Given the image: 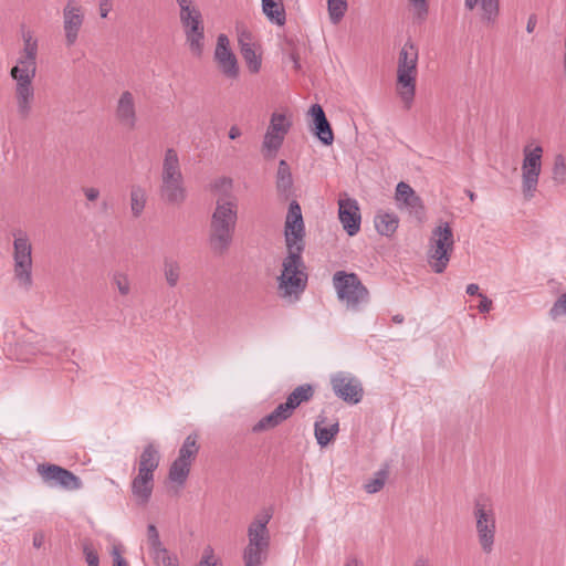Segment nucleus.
Wrapping results in <instances>:
<instances>
[{"label":"nucleus","mask_w":566,"mask_h":566,"mask_svg":"<svg viewBox=\"0 0 566 566\" xmlns=\"http://www.w3.org/2000/svg\"><path fill=\"white\" fill-rule=\"evenodd\" d=\"M238 222V203L233 197L223 196L217 199L211 214L208 244L216 256H224L234 239Z\"/></svg>","instance_id":"obj_2"},{"label":"nucleus","mask_w":566,"mask_h":566,"mask_svg":"<svg viewBox=\"0 0 566 566\" xmlns=\"http://www.w3.org/2000/svg\"><path fill=\"white\" fill-rule=\"evenodd\" d=\"M284 138L285 137L280 136L277 134L265 132L261 147L263 157L265 159L275 158L284 143Z\"/></svg>","instance_id":"obj_30"},{"label":"nucleus","mask_w":566,"mask_h":566,"mask_svg":"<svg viewBox=\"0 0 566 566\" xmlns=\"http://www.w3.org/2000/svg\"><path fill=\"white\" fill-rule=\"evenodd\" d=\"M564 369H565V371H566V360H565V364H564Z\"/></svg>","instance_id":"obj_64"},{"label":"nucleus","mask_w":566,"mask_h":566,"mask_svg":"<svg viewBox=\"0 0 566 566\" xmlns=\"http://www.w3.org/2000/svg\"><path fill=\"white\" fill-rule=\"evenodd\" d=\"M14 277L21 286H32V245L25 232L19 231L13 241Z\"/></svg>","instance_id":"obj_12"},{"label":"nucleus","mask_w":566,"mask_h":566,"mask_svg":"<svg viewBox=\"0 0 566 566\" xmlns=\"http://www.w3.org/2000/svg\"><path fill=\"white\" fill-rule=\"evenodd\" d=\"M163 274L167 285L171 289L176 287L181 277L179 261L172 256H165L163 260Z\"/></svg>","instance_id":"obj_28"},{"label":"nucleus","mask_w":566,"mask_h":566,"mask_svg":"<svg viewBox=\"0 0 566 566\" xmlns=\"http://www.w3.org/2000/svg\"><path fill=\"white\" fill-rule=\"evenodd\" d=\"M113 283L116 285L120 295H128L130 292V282L127 274L122 272H116L112 279Z\"/></svg>","instance_id":"obj_40"},{"label":"nucleus","mask_w":566,"mask_h":566,"mask_svg":"<svg viewBox=\"0 0 566 566\" xmlns=\"http://www.w3.org/2000/svg\"><path fill=\"white\" fill-rule=\"evenodd\" d=\"M232 187V180L227 177L219 178L213 181L211 185L212 190L214 191H224L228 192Z\"/></svg>","instance_id":"obj_45"},{"label":"nucleus","mask_w":566,"mask_h":566,"mask_svg":"<svg viewBox=\"0 0 566 566\" xmlns=\"http://www.w3.org/2000/svg\"><path fill=\"white\" fill-rule=\"evenodd\" d=\"M293 189V177L291 172L290 165L286 160L281 159L279 161L277 172H276V190L280 195L289 198L292 195Z\"/></svg>","instance_id":"obj_24"},{"label":"nucleus","mask_w":566,"mask_h":566,"mask_svg":"<svg viewBox=\"0 0 566 566\" xmlns=\"http://www.w3.org/2000/svg\"><path fill=\"white\" fill-rule=\"evenodd\" d=\"M114 566H128L125 558L116 551H113Z\"/></svg>","instance_id":"obj_55"},{"label":"nucleus","mask_w":566,"mask_h":566,"mask_svg":"<svg viewBox=\"0 0 566 566\" xmlns=\"http://www.w3.org/2000/svg\"><path fill=\"white\" fill-rule=\"evenodd\" d=\"M199 452L198 434L191 433L186 437L182 446L179 449L178 457L185 461L192 463Z\"/></svg>","instance_id":"obj_32"},{"label":"nucleus","mask_w":566,"mask_h":566,"mask_svg":"<svg viewBox=\"0 0 566 566\" xmlns=\"http://www.w3.org/2000/svg\"><path fill=\"white\" fill-rule=\"evenodd\" d=\"M308 114L313 120V133L319 139V142L326 146H329L334 142V134L329 122L326 118L323 107L319 104H313Z\"/></svg>","instance_id":"obj_21"},{"label":"nucleus","mask_w":566,"mask_h":566,"mask_svg":"<svg viewBox=\"0 0 566 566\" xmlns=\"http://www.w3.org/2000/svg\"><path fill=\"white\" fill-rule=\"evenodd\" d=\"M553 180L557 185L566 182V161L563 155H556L553 165Z\"/></svg>","instance_id":"obj_37"},{"label":"nucleus","mask_w":566,"mask_h":566,"mask_svg":"<svg viewBox=\"0 0 566 566\" xmlns=\"http://www.w3.org/2000/svg\"><path fill=\"white\" fill-rule=\"evenodd\" d=\"M240 136H241V129L238 126L234 125L229 129V138L230 139H237Z\"/></svg>","instance_id":"obj_57"},{"label":"nucleus","mask_w":566,"mask_h":566,"mask_svg":"<svg viewBox=\"0 0 566 566\" xmlns=\"http://www.w3.org/2000/svg\"><path fill=\"white\" fill-rule=\"evenodd\" d=\"M454 250V234L449 222L441 221L431 232L428 262L434 273H443Z\"/></svg>","instance_id":"obj_7"},{"label":"nucleus","mask_w":566,"mask_h":566,"mask_svg":"<svg viewBox=\"0 0 566 566\" xmlns=\"http://www.w3.org/2000/svg\"><path fill=\"white\" fill-rule=\"evenodd\" d=\"M262 11L265 17L276 25H283L286 21V13L282 0H261Z\"/></svg>","instance_id":"obj_26"},{"label":"nucleus","mask_w":566,"mask_h":566,"mask_svg":"<svg viewBox=\"0 0 566 566\" xmlns=\"http://www.w3.org/2000/svg\"><path fill=\"white\" fill-rule=\"evenodd\" d=\"M549 315L553 319L560 316H566V292L563 293L553 304L549 310Z\"/></svg>","instance_id":"obj_41"},{"label":"nucleus","mask_w":566,"mask_h":566,"mask_svg":"<svg viewBox=\"0 0 566 566\" xmlns=\"http://www.w3.org/2000/svg\"><path fill=\"white\" fill-rule=\"evenodd\" d=\"M214 61L218 64L221 73L231 80L239 76V64L237 56L230 49V42L226 34L221 33L217 38V45L214 50Z\"/></svg>","instance_id":"obj_17"},{"label":"nucleus","mask_w":566,"mask_h":566,"mask_svg":"<svg viewBox=\"0 0 566 566\" xmlns=\"http://www.w3.org/2000/svg\"><path fill=\"white\" fill-rule=\"evenodd\" d=\"M113 9V0H99L98 12L99 17L105 19Z\"/></svg>","instance_id":"obj_48"},{"label":"nucleus","mask_w":566,"mask_h":566,"mask_svg":"<svg viewBox=\"0 0 566 566\" xmlns=\"http://www.w3.org/2000/svg\"><path fill=\"white\" fill-rule=\"evenodd\" d=\"M198 566H220L216 560H213V556L210 555H203L201 560L199 562Z\"/></svg>","instance_id":"obj_53"},{"label":"nucleus","mask_w":566,"mask_h":566,"mask_svg":"<svg viewBox=\"0 0 566 566\" xmlns=\"http://www.w3.org/2000/svg\"><path fill=\"white\" fill-rule=\"evenodd\" d=\"M83 192L88 201H95L99 197V190L94 187L84 188Z\"/></svg>","instance_id":"obj_52"},{"label":"nucleus","mask_w":566,"mask_h":566,"mask_svg":"<svg viewBox=\"0 0 566 566\" xmlns=\"http://www.w3.org/2000/svg\"><path fill=\"white\" fill-rule=\"evenodd\" d=\"M159 195L166 203L177 206L181 205L187 198L179 156L174 148H168L165 151Z\"/></svg>","instance_id":"obj_5"},{"label":"nucleus","mask_w":566,"mask_h":566,"mask_svg":"<svg viewBox=\"0 0 566 566\" xmlns=\"http://www.w3.org/2000/svg\"><path fill=\"white\" fill-rule=\"evenodd\" d=\"M146 206V191L140 186H133L130 189V210L135 218H138Z\"/></svg>","instance_id":"obj_34"},{"label":"nucleus","mask_w":566,"mask_h":566,"mask_svg":"<svg viewBox=\"0 0 566 566\" xmlns=\"http://www.w3.org/2000/svg\"><path fill=\"white\" fill-rule=\"evenodd\" d=\"M36 471L43 482L51 488L59 486L66 491H76L83 486V482L77 475L57 464H38Z\"/></svg>","instance_id":"obj_14"},{"label":"nucleus","mask_w":566,"mask_h":566,"mask_svg":"<svg viewBox=\"0 0 566 566\" xmlns=\"http://www.w3.org/2000/svg\"><path fill=\"white\" fill-rule=\"evenodd\" d=\"M374 223L379 234L391 237L398 228L399 218L394 212L379 211L375 216Z\"/></svg>","instance_id":"obj_25"},{"label":"nucleus","mask_w":566,"mask_h":566,"mask_svg":"<svg viewBox=\"0 0 566 566\" xmlns=\"http://www.w3.org/2000/svg\"><path fill=\"white\" fill-rule=\"evenodd\" d=\"M22 39L24 42L23 51L28 54H34L38 55V40L33 38L32 32L27 31L23 32Z\"/></svg>","instance_id":"obj_42"},{"label":"nucleus","mask_w":566,"mask_h":566,"mask_svg":"<svg viewBox=\"0 0 566 566\" xmlns=\"http://www.w3.org/2000/svg\"><path fill=\"white\" fill-rule=\"evenodd\" d=\"M290 57H291V60L293 62L294 69L295 70H300L301 69V63H300L298 56L295 53H291Z\"/></svg>","instance_id":"obj_59"},{"label":"nucleus","mask_w":566,"mask_h":566,"mask_svg":"<svg viewBox=\"0 0 566 566\" xmlns=\"http://www.w3.org/2000/svg\"><path fill=\"white\" fill-rule=\"evenodd\" d=\"M237 30L240 52L249 71L253 74L259 73L261 70L262 59L261 54L256 52V44L254 42L253 34L245 28H238Z\"/></svg>","instance_id":"obj_19"},{"label":"nucleus","mask_w":566,"mask_h":566,"mask_svg":"<svg viewBox=\"0 0 566 566\" xmlns=\"http://www.w3.org/2000/svg\"><path fill=\"white\" fill-rule=\"evenodd\" d=\"M36 74V67L14 65L10 75L15 81L17 111L21 118H28L32 111L34 101L33 80Z\"/></svg>","instance_id":"obj_11"},{"label":"nucleus","mask_w":566,"mask_h":566,"mask_svg":"<svg viewBox=\"0 0 566 566\" xmlns=\"http://www.w3.org/2000/svg\"><path fill=\"white\" fill-rule=\"evenodd\" d=\"M271 518V511L263 510L248 526L249 542L243 551L244 566H262L266 560L271 541L268 524Z\"/></svg>","instance_id":"obj_4"},{"label":"nucleus","mask_w":566,"mask_h":566,"mask_svg":"<svg viewBox=\"0 0 566 566\" xmlns=\"http://www.w3.org/2000/svg\"><path fill=\"white\" fill-rule=\"evenodd\" d=\"M405 321L401 314H396L392 316V322L396 324H401Z\"/></svg>","instance_id":"obj_61"},{"label":"nucleus","mask_w":566,"mask_h":566,"mask_svg":"<svg viewBox=\"0 0 566 566\" xmlns=\"http://www.w3.org/2000/svg\"><path fill=\"white\" fill-rule=\"evenodd\" d=\"M387 478H388V471L386 469H381V470L377 471L375 473V478L369 480L365 484L364 488H365L366 492L369 494L379 492L384 488Z\"/></svg>","instance_id":"obj_36"},{"label":"nucleus","mask_w":566,"mask_h":566,"mask_svg":"<svg viewBox=\"0 0 566 566\" xmlns=\"http://www.w3.org/2000/svg\"><path fill=\"white\" fill-rule=\"evenodd\" d=\"M468 195H469L471 201L475 200V193L474 192L468 191Z\"/></svg>","instance_id":"obj_62"},{"label":"nucleus","mask_w":566,"mask_h":566,"mask_svg":"<svg viewBox=\"0 0 566 566\" xmlns=\"http://www.w3.org/2000/svg\"><path fill=\"white\" fill-rule=\"evenodd\" d=\"M348 9L347 0H327V11L333 24H338Z\"/></svg>","instance_id":"obj_35"},{"label":"nucleus","mask_w":566,"mask_h":566,"mask_svg":"<svg viewBox=\"0 0 566 566\" xmlns=\"http://www.w3.org/2000/svg\"><path fill=\"white\" fill-rule=\"evenodd\" d=\"M315 389L311 384H303L297 386L289 396L286 400L293 406L295 410L304 402H308L313 399Z\"/></svg>","instance_id":"obj_31"},{"label":"nucleus","mask_w":566,"mask_h":566,"mask_svg":"<svg viewBox=\"0 0 566 566\" xmlns=\"http://www.w3.org/2000/svg\"><path fill=\"white\" fill-rule=\"evenodd\" d=\"M191 464L192 463L188 461L177 458L169 468V480L180 486L185 485L190 473Z\"/></svg>","instance_id":"obj_29"},{"label":"nucleus","mask_w":566,"mask_h":566,"mask_svg":"<svg viewBox=\"0 0 566 566\" xmlns=\"http://www.w3.org/2000/svg\"><path fill=\"white\" fill-rule=\"evenodd\" d=\"M522 163V192L525 199H532L537 189L539 175L542 171L543 148L525 146L523 149Z\"/></svg>","instance_id":"obj_13"},{"label":"nucleus","mask_w":566,"mask_h":566,"mask_svg":"<svg viewBox=\"0 0 566 566\" xmlns=\"http://www.w3.org/2000/svg\"><path fill=\"white\" fill-rule=\"evenodd\" d=\"M480 304L478 305L480 313H489L492 308V300L484 294H479Z\"/></svg>","instance_id":"obj_49"},{"label":"nucleus","mask_w":566,"mask_h":566,"mask_svg":"<svg viewBox=\"0 0 566 566\" xmlns=\"http://www.w3.org/2000/svg\"><path fill=\"white\" fill-rule=\"evenodd\" d=\"M291 126L292 123L286 118L284 114L273 113L266 132L285 137Z\"/></svg>","instance_id":"obj_33"},{"label":"nucleus","mask_w":566,"mask_h":566,"mask_svg":"<svg viewBox=\"0 0 566 566\" xmlns=\"http://www.w3.org/2000/svg\"><path fill=\"white\" fill-rule=\"evenodd\" d=\"M282 421L280 418L272 411L271 413L261 418L252 428L253 432H261L269 429H274L280 426Z\"/></svg>","instance_id":"obj_38"},{"label":"nucleus","mask_w":566,"mask_h":566,"mask_svg":"<svg viewBox=\"0 0 566 566\" xmlns=\"http://www.w3.org/2000/svg\"><path fill=\"white\" fill-rule=\"evenodd\" d=\"M331 386L335 396L349 405H357L364 396L360 380L347 371H338L331 376Z\"/></svg>","instance_id":"obj_15"},{"label":"nucleus","mask_w":566,"mask_h":566,"mask_svg":"<svg viewBox=\"0 0 566 566\" xmlns=\"http://www.w3.org/2000/svg\"><path fill=\"white\" fill-rule=\"evenodd\" d=\"M17 64L22 65V66L25 65V66L36 67V55H34V54L30 55L28 53L22 52V54L18 59Z\"/></svg>","instance_id":"obj_46"},{"label":"nucleus","mask_w":566,"mask_h":566,"mask_svg":"<svg viewBox=\"0 0 566 566\" xmlns=\"http://www.w3.org/2000/svg\"><path fill=\"white\" fill-rule=\"evenodd\" d=\"M180 9V22L185 30L186 41L191 53L198 57L203 52L205 27L200 10L193 0H176Z\"/></svg>","instance_id":"obj_9"},{"label":"nucleus","mask_w":566,"mask_h":566,"mask_svg":"<svg viewBox=\"0 0 566 566\" xmlns=\"http://www.w3.org/2000/svg\"><path fill=\"white\" fill-rule=\"evenodd\" d=\"M160 452L154 443L144 447L138 460V473L133 479L130 489L137 505L145 506L150 501L154 490V473L160 463Z\"/></svg>","instance_id":"obj_3"},{"label":"nucleus","mask_w":566,"mask_h":566,"mask_svg":"<svg viewBox=\"0 0 566 566\" xmlns=\"http://www.w3.org/2000/svg\"><path fill=\"white\" fill-rule=\"evenodd\" d=\"M82 551L87 566H99V557L90 539H84L82 543Z\"/></svg>","instance_id":"obj_39"},{"label":"nucleus","mask_w":566,"mask_h":566,"mask_svg":"<svg viewBox=\"0 0 566 566\" xmlns=\"http://www.w3.org/2000/svg\"><path fill=\"white\" fill-rule=\"evenodd\" d=\"M44 537L41 534H35L33 537V546L40 548L43 544Z\"/></svg>","instance_id":"obj_58"},{"label":"nucleus","mask_w":566,"mask_h":566,"mask_svg":"<svg viewBox=\"0 0 566 566\" xmlns=\"http://www.w3.org/2000/svg\"><path fill=\"white\" fill-rule=\"evenodd\" d=\"M333 285L338 300L348 311L358 312L369 302V292L356 273L337 271Z\"/></svg>","instance_id":"obj_8"},{"label":"nucleus","mask_w":566,"mask_h":566,"mask_svg":"<svg viewBox=\"0 0 566 566\" xmlns=\"http://www.w3.org/2000/svg\"><path fill=\"white\" fill-rule=\"evenodd\" d=\"M115 118L122 127L128 130L136 128L138 120L136 101L130 91L120 93L115 106Z\"/></svg>","instance_id":"obj_18"},{"label":"nucleus","mask_w":566,"mask_h":566,"mask_svg":"<svg viewBox=\"0 0 566 566\" xmlns=\"http://www.w3.org/2000/svg\"><path fill=\"white\" fill-rule=\"evenodd\" d=\"M338 218L344 230L350 237L357 234L360 230L361 216L358 202L352 198L338 200Z\"/></svg>","instance_id":"obj_20"},{"label":"nucleus","mask_w":566,"mask_h":566,"mask_svg":"<svg viewBox=\"0 0 566 566\" xmlns=\"http://www.w3.org/2000/svg\"><path fill=\"white\" fill-rule=\"evenodd\" d=\"M158 565L179 566L177 557L170 556L168 553L160 557V563Z\"/></svg>","instance_id":"obj_51"},{"label":"nucleus","mask_w":566,"mask_h":566,"mask_svg":"<svg viewBox=\"0 0 566 566\" xmlns=\"http://www.w3.org/2000/svg\"><path fill=\"white\" fill-rule=\"evenodd\" d=\"M537 25V17L536 14H531L528 17L527 23H526V31L527 33H533L535 28Z\"/></svg>","instance_id":"obj_54"},{"label":"nucleus","mask_w":566,"mask_h":566,"mask_svg":"<svg viewBox=\"0 0 566 566\" xmlns=\"http://www.w3.org/2000/svg\"><path fill=\"white\" fill-rule=\"evenodd\" d=\"M479 290H480V289H479V285H478V284H475V283H471V284H469V285L467 286V293H468L469 295H471V296H473V295H478V296H479V294H481V293L479 292Z\"/></svg>","instance_id":"obj_56"},{"label":"nucleus","mask_w":566,"mask_h":566,"mask_svg":"<svg viewBox=\"0 0 566 566\" xmlns=\"http://www.w3.org/2000/svg\"><path fill=\"white\" fill-rule=\"evenodd\" d=\"M409 2L417 9L418 17L423 18L428 13L427 0H409Z\"/></svg>","instance_id":"obj_47"},{"label":"nucleus","mask_w":566,"mask_h":566,"mask_svg":"<svg viewBox=\"0 0 566 566\" xmlns=\"http://www.w3.org/2000/svg\"><path fill=\"white\" fill-rule=\"evenodd\" d=\"M345 566H361V563L357 558L350 557L346 560Z\"/></svg>","instance_id":"obj_60"},{"label":"nucleus","mask_w":566,"mask_h":566,"mask_svg":"<svg viewBox=\"0 0 566 566\" xmlns=\"http://www.w3.org/2000/svg\"><path fill=\"white\" fill-rule=\"evenodd\" d=\"M273 412L280 418L282 422H284L285 420L292 417L294 409L293 406L287 400H285V402L280 403L273 410Z\"/></svg>","instance_id":"obj_43"},{"label":"nucleus","mask_w":566,"mask_h":566,"mask_svg":"<svg viewBox=\"0 0 566 566\" xmlns=\"http://www.w3.org/2000/svg\"><path fill=\"white\" fill-rule=\"evenodd\" d=\"M149 549H150V554H151L154 560L157 564L160 563V557L164 556L166 553H168V551L163 545L160 539L149 544Z\"/></svg>","instance_id":"obj_44"},{"label":"nucleus","mask_w":566,"mask_h":566,"mask_svg":"<svg viewBox=\"0 0 566 566\" xmlns=\"http://www.w3.org/2000/svg\"><path fill=\"white\" fill-rule=\"evenodd\" d=\"M284 238L287 254L282 262L279 276V290L282 295L298 298L307 285V273L302 254L305 249V226L301 206L296 200L291 201L285 219Z\"/></svg>","instance_id":"obj_1"},{"label":"nucleus","mask_w":566,"mask_h":566,"mask_svg":"<svg viewBox=\"0 0 566 566\" xmlns=\"http://www.w3.org/2000/svg\"><path fill=\"white\" fill-rule=\"evenodd\" d=\"M325 422L324 417H318L314 424V433L317 440V444L322 448L326 447L329 442L334 440L339 431L338 422L332 423L329 427H322V423Z\"/></svg>","instance_id":"obj_27"},{"label":"nucleus","mask_w":566,"mask_h":566,"mask_svg":"<svg viewBox=\"0 0 566 566\" xmlns=\"http://www.w3.org/2000/svg\"><path fill=\"white\" fill-rule=\"evenodd\" d=\"M467 10L480 9V19L485 25H494L500 15V0H464Z\"/></svg>","instance_id":"obj_22"},{"label":"nucleus","mask_w":566,"mask_h":566,"mask_svg":"<svg viewBox=\"0 0 566 566\" xmlns=\"http://www.w3.org/2000/svg\"><path fill=\"white\" fill-rule=\"evenodd\" d=\"M418 49L411 40L405 42L399 52L397 69V93L409 109L416 95Z\"/></svg>","instance_id":"obj_6"},{"label":"nucleus","mask_w":566,"mask_h":566,"mask_svg":"<svg viewBox=\"0 0 566 566\" xmlns=\"http://www.w3.org/2000/svg\"><path fill=\"white\" fill-rule=\"evenodd\" d=\"M396 200L401 201L409 208L410 212L420 217L424 212L421 198L416 191L406 182L400 181L396 187Z\"/></svg>","instance_id":"obj_23"},{"label":"nucleus","mask_w":566,"mask_h":566,"mask_svg":"<svg viewBox=\"0 0 566 566\" xmlns=\"http://www.w3.org/2000/svg\"><path fill=\"white\" fill-rule=\"evenodd\" d=\"M416 566H427V565H424V564H421V565L417 564Z\"/></svg>","instance_id":"obj_63"},{"label":"nucleus","mask_w":566,"mask_h":566,"mask_svg":"<svg viewBox=\"0 0 566 566\" xmlns=\"http://www.w3.org/2000/svg\"><path fill=\"white\" fill-rule=\"evenodd\" d=\"M473 514L481 548L485 554H490L493 551L496 533L495 512L491 501L488 497H478L474 501Z\"/></svg>","instance_id":"obj_10"},{"label":"nucleus","mask_w":566,"mask_h":566,"mask_svg":"<svg viewBox=\"0 0 566 566\" xmlns=\"http://www.w3.org/2000/svg\"><path fill=\"white\" fill-rule=\"evenodd\" d=\"M147 539H148V544H151V543L160 539L158 530L154 524H149L147 526Z\"/></svg>","instance_id":"obj_50"},{"label":"nucleus","mask_w":566,"mask_h":566,"mask_svg":"<svg viewBox=\"0 0 566 566\" xmlns=\"http://www.w3.org/2000/svg\"><path fill=\"white\" fill-rule=\"evenodd\" d=\"M62 14L65 45L72 48L78 40L85 19L84 11L81 6L70 0L63 8Z\"/></svg>","instance_id":"obj_16"}]
</instances>
